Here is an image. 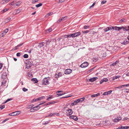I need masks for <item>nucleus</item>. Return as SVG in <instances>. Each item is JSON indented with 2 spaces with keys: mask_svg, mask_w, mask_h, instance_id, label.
<instances>
[{
  "mask_svg": "<svg viewBox=\"0 0 129 129\" xmlns=\"http://www.w3.org/2000/svg\"><path fill=\"white\" fill-rule=\"evenodd\" d=\"M122 27H118L115 26V27L113 26L108 27L104 29V30L105 32H107L109 30L113 29V30H119L122 29Z\"/></svg>",
  "mask_w": 129,
  "mask_h": 129,
  "instance_id": "nucleus-1",
  "label": "nucleus"
},
{
  "mask_svg": "<svg viewBox=\"0 0 129 129\" xmlns=\"http://www.w3.org/2000/svg\"><path fill=\"white\" fill-rule=\"evenodd\" d=\"M45 103V102H44L42 103H41L39 104L38 106L34 107L32 108H31L30 110V111L31 112H33L36 111H37L40 108V107L39 106V105H41L42 104H43Z\"/></svg>",
  "mask_w": 129,
  "mask_h": 129,
  "instance_id": "nucleus-2",
  "label": "nucleus"
},
{
  "mask_svg": "<svg viewBox=\"0 0 129 129\" xmlns=\"http://www.w3.org/2000/svg\"><path fill=\"white\" fill-rule=\"evenodd\" d=\"M49 77L45 78L43 80L42 84H43L46 85L49 84Z\"/></svg>",
  "mask_w": 129,
  "mask_h": 129,
  "instance_id": "nucleus-3",
  "label": "nucleus"
},
{
  "mask_svg": "<svg viewBox=\"0 0 129 129\" xmlns=\"http://www.w3.org/2000/svg\"><path fill=\"white\" fill-rule=\"evenodd\" d=\"M73 111L72 109H68L66 110V115L67 116L70 115L73 113Z\"/></svg>",
  "mask_w": 129,
  "mask_h": 129,
  "instance_id": "nucleus-4",
  "label": "nucleus"
},
{
  "mask_svg": "<svg viewBox=\"0 0 129 129\" xmlns=\"http://www.w3.org/2000/svg\"><path fill=\"white\" fill-rule=\"evenodd\" d=\"M20 113L19 111H18L14 112H13L9 114V115L11 116H15L19 115Z\"/></svg>",
  "mask_w": 129,
  "mask_h": 129,
  "instance_id": "nucleus-5",
  "label": "nucleus"
},
{
  "mask_svg": "<svg viewBox=\"0 0 129 129\" xmlns=\"http://www.w3.org/2000/svg\"><path fill=\"white\" fill-rule=\"evenodd\" d=\"M62 91L61 90L58 91L56 92V93L57 95L58 96H60L63 95L64 94H65V92H62Z\"/></svg>",
  "mask_w": 129,
  "mask_h": 129,
  "instance_id": "nucleus-6",
  "label": "nucleus"
},
{
  "mask_svg": "<svg viewBox=\"0 0 129 129\" xmlns=\"http://www.w3.org/2000/svg\"><path fill=\"white\" fill-rule=\"evenodd\" d=\"M85 99V98L83 97L80 99H78L75 100L76 101V104H77L79 102H81Z\"/></svg>",
  "mask_w": 129,
  "mask_h": 129,
  "instance_id": "nucleus-7",
  "label": "nucleus"
},
{
  "mask_svg": "<svg viewBox=\"0 0 129 129\" xmlns=\"http://www.w3.org/2000/svg\"><path fill=\"white\" fill-rule=\"evenodd\" d=\"M88 65V63L87 62H85L81 64L80 67L82 68H84L87 67Z\"/></svg>",
  "mask_w": 129,
  "mask_h": 129,
  "instance_id": "nucleus-8",
  "label": "nucleus"
},
{
  "mask_svg": "<svg viewBox=\"0 0 129 129\" xmlns=\"http://www.w3.org/2000/svg\"><path fill=\"white\" fill-rule=\"evenodd\" d=\"M72 71L70 69H68L66 70L64 72V73L66 74H69L71 73Z\"/></svg>",
  "mask_w": 129,
  "mask_h": 129,
  "instance_id": "nucleus-9",
  "label": "nucleus"
},
{
  "mask_svg": "<svg viewBox=\"0 0 129 129\" xmlns=\"http://www.w3.org/2000/svg\"><path fill=\"white\" fill-rule=\"evenodd\" d=\"M7 76V73L6 72H4L1 76V78L3 79H6Z\"/></svg>",
  "mask_w": 129,
  "mask_h": 129,
  "instance_id": "nucleus-10",
  "label": "nucleus"
},
{
  "mask_svg": "<svg viewBox=\"0 0 129 129\" xmlns=\"http://www.w3.org/2000/svg\"><path fill=\"white\" fill-rule=\"evenodd\" d=\"M23 44V43H22L18 45L17 46L15 47V48H13L12 49V50L15 51L17 49H18L19 47L21 46Z\"/></svg>",
  "mask_w": 129,
  "mask_h": 129,
  "instance_id": "nucleus-11",
  "label": "nucleus"
},
{
  "mask_svg": "<svg viewBox=\"0 0 129 129\" xmlns=\"http://www.w3.org/2000/svg\"><path fill=\"white\" fill-rule=\"evenodd\" d=\"M98 78L97 77H95L91 78L89 79V81L92 82L95 81Z\"/></svg>",
  "mask_w": 129,
  "mask_h": 129,
  "instance_id": "nucleus-12",
  "label": "nucleus"
},
{
  "mask_svg": "<svg viewBox=\"0 0 129 129\" xmlns=\"http://www.w3.org/2000/svg\"><path fill=\"white\" fill-rule=\"evenodd\" d=\"M121 119V117H117V118H115L114 119L113 121L115 122H117L120 121Z\"/></svg>",
  "mask_w": 129,
  "mask_h": 129,
  "instance_id": "nucleus-13",
  "label": "nucleus"
},
{
  "mask_svg": "<svg viewBox=\"0 0 129 129\" xmlns=\"http://www.w3.org/2000/svg\"><path fill=\"white\" fill-rule=\"evenodd\" d=\"M31 62H29L27 64L26 66V68L28 69L29 68L32 66V64L30 63Z\"/></svg>",
  "mask_w": 129,
  "mask_h": 129,
  "instance_id": "nucleus-14",
  "label": "nucleus"
},
{
  "mask_svg": "<svg viewBox=\"0 0 129 129\" xmlns=\"http://www.w3.org/2000/svg\"><path fill=\"white\" fill-rule=\"evenodd\" d=\"M129 43V41H127L126 40H125L123 42H121V43L124 45H126Z\"/></svg>",
  "mask_w": 129,
  "mask_h": 129,
  "instance_id": "nucleus-15",
  "label": "nucleus"
},
{
  "mask_svg": "<svg viewBox=\"0 0 129 129\" xmlns=\"http://www.w3.org/2000/svg\"><path fill=\"white\" fill-rule=\"evenodd\" d=\"M70 117H71V118L73 119L75 121H77L78 120V118L76 116H73V115L71 116H70Z\"/></svg>",
  "mask_w": 129,
  "mask_h": 129,
  "instance_id": "nucleus-16",
  "label": "nucleus"
},
{
  "mask_svg": "<svg viewBox=\"0 0 129 129\" xmlns=\"http://www.w3.org/2000/svg\"><path fill=\"white\" fill-rule=\"evenodd\" d=\"M45 43L44 42H42L39 43L38 46L39 48H40L42 47L44 45Z\"/></svg>",
  "mask_w": 129,
  "mask_h": 129,
  "instance_id": "nucleus-17",
  "label": "nucleus"
},
{
  "mask_svg": "<svg viewBox=\"0 0 129 129\" xmlns=\"http://www.w3.org/2000/svg\"><path fill=\"white\" fill-rule=\"evenodd\" d=\"M122 27V29L123 28L124 31H129V26H127L125 28H124L123 27Z\"/></svg>",
  "mask_w": 129,
  "mask_h": 129,
  "instance_id": "nucleus-18",
  "label": "nucleus"
},
{
  "mask_svg": "<svg viewBox=\"0 0 129 129\" xmlns=\"http://www.w3.org/2000/svg\"><path fill=\"white\" fill-rule=\"evenodd\" d=\"M11 19V18L10 17H8V18H6L4 20V22L6 23H7Z\"/></svg>",
  "mask_w": 129,
  "mask_h": 129,
  "instance_id": "nucleus-19",
  "label": "nucleus"
},
{
  "mask_svg": "<svg viewBox=\"0 0 129 129\" xmlns=\"http://www.w3.org/2000/svg\"><path fill=\"white\" fill-rule=\"evenodd\" d=\"M9 10V9L6 8L3 9L2 11H1V14H3L4 13L6 12V11Z\"/></svg>",
  "mask_w": 129,
  "mask_h": 129,
  "instance_id": "nucleus-20",
  "label": "nucleus"
},
{
  "mask_svg": "<svg viewBox=\"0 0 129 129\" xmlns=\"http://www.w3.org/2000/svg\"><path fill=\"white\" fill-rule=\"evenodd\" d=\"M100 93H98L96 94H94L92 95H91V97L92 98L95 97L96 96H98L99 95H100Z\"/></svg>",
  "mask_w": 129,
  "mask_h": 129,
  "instance_id": "nucleus-21",
  "label": "nucleus"
},
{
  "mask_svg": "<svg viewBox=\"0 0 129 129\" xmlns=\"http://www.w3.org/2000/svg\"><path fill=\"white\" fill-rule=\"evenodd\" d=\"M119 62V61H116L115 62L111 64V66H115L116 65V64Z\"/></svg>",
  "mask_w": 129,
  "mask_h": 129,
  "instance_id": "nucleus-22",
  "label": "nucleus"
},
{
  "mask_svg": "<svg viewBox=\"0 0 129 129\" xmlns=\"http://www.w3.org/2000/svg\"><path fill=\"white\" fill-rule=\"evenodd\" d=\"M129 86V84H126V85H121V86H119L118 87H117V88H122L123 87H124V86Z\"/></svg>",
  "mask_w": 129,
  "mask_h": 129,
  "instance_id": "nucleus-23",
  "label": "nucleus"
},
{
  "mask_svg": "<svg viewBox=\"0 0 129 129\" xmlns=\"http://www.w3.org/2000/svg\"><path fill=\"white\" fill-rule=\"evenodd\" d=\"M64 17H63L62 18H61L60 19L58 20L57 21V23H58L59 22H60L62 20H64Z\"/></svg>",
  "mask_w": 129,
  "mask_h": 129,
  "instance_id": "nucleus-24",
  "label": "nucleus"
},
{
  "mask_svg": "<svg viewBox=\"0 0 129 129\" xmlns=\"http://www.w3.org/2000/svg\"><path fill=\"white\" fill-rule=\"evenodd\" d=\"M80 32H78L74 33L75 34V37H77L78 36L80 35Z\"/></svg>",
  "mask_w": 129,
  "mask_h": 129,
  "instance_id": "nucleus-25",
  "label": "nucleus"
},
{
  "mask_svg": "<svg viewBox=\"0 0 129 129\" xmlns=\"http://www.w3.org/2000/svg\"><path fill=\"white\" fill-rule=\"evenodd\" d=\"M10 0H3L2 1L1 3H5L9 2Z\"/></svg>",
  "mask_w": 129,
  "mask_h": 129,
  "instance_id": "nucleus-26",
  "label": "nucleus"
},
{
  "mask_svg": "<svg viewBox=\"0 0 129 129\" xmlns=\"http://www.w3.org/2000/svg\"><path fill=\"white\" fill-rule=\"evenodd\" d=\"M32 81L35 82L34 83H37L38 82V81L37 80V79L36 78H32Z\"/></svg>",
  "mask_w": 129,
  "mask_h": 129,
  "instance_id": "nucleus-27",
  "label": "nucleus"
},
{
  "mask_svg": "<svg viewBox=\"0 0 129 129\" xmlns=\"http://www.w3.org/2000/svg\"><path fill=\"white\" fill-rule=\"evenodd\" d=\"M3 104V103L0 105V108L1 109H4L5 107V105Z\"/></svg>",
  "mask_w": 129,
  "mask_h": 129,
  "instance_id": "nucleus-28",
  "label": "nucleus"
},
{
  "mask_svg": "<svg viewBox=\"0 0 129 129\" xmlns=\"http://www.w3.org/2000/svg\"><path fill=\"white\" fill-rule=\"evenodd\" d=\"M12 98L8 99H7L3 103V104H4L6 103H7V102H8L12 100Z\"/></svg>",
  "mask_w": 129,
  "mask_h": 129,
  "instance_id": "nucleus-29",
  "label": "nucleus"
},
{
  "mask_svg": "<svg viewBox=\"0 0 129 129\" xmlns=\"http://www.w3.org/2000/svg\"><path fill=\"white\" fill-rule=\"evenodd\" d=\"M57 76H56V77L58 78V77H59L61 76L62 74H61V72H59L57 75H56Z\"/></svg>",
  "mask_w": 129,
  "mask_h": 129,
  "instance_id": "nucleus-30",
  "label": "nucleus"
},
{
  "mask_svg": "<svg viewBox=\"0 0 129 129\" xmlns=\"http://www.w3.org/2000/svg\"><path fill=\"white\" fill-rule=\"evenodd\" d=\"M98 60V59L97 58H93L92 59V60L94 62H96Z\"/></svg>",
  "mask_w": 129,
  "mask_h": 129,
  "instance_id": "nucleus-31",
  "label": "nucleus"
},
{
  "mask_svg": "<svg viewBox=\"0 0 129 129\" xmlns=\"http://www.w3.org/2000/svg\"><path fill=\"white\" fill-rule=\"evenodd\" d=\"M53 13L52 12L49 13L47 14L46 15V17H48L52 14Z\"/></svg>",
  "mask_w": 129,
  "mask_h": 129,
  "instance_id": "nucleus-32",
  "label": "nucleus"
},
{
  "mask_svg": "<svg viewBox=\"0 0 129 129\" xmlns=\"http://www.w3.org/2000/svg\"><path fill=\"white\" fill-rule=\"evenodd\" d=\"M42 5V3H39L38 4L36 5V7L38 8L41 6Z\"/></svg>",
  "mask_w": 129,
  "mask_h": 129,
  "instance_id": "nucleus-33",
  "label": "nucleus"
},
{
  "mask_svg": "<svg viewBox=\"0 0 129 129\" xmlns=\"http://www.w3.org/2000/svg\"><path fill=\"white\" fill-rule=\"evenodd\" d=\"M45 98V97L44 96H43L42 97H40L38 98H37V100L38 101L40 100H42V99H44Z\"/></svg>",
  "mask_w": 129,
  "mask_h": 129,
  "instance_id": "nucleus-34",
  "label": "nucleus"
},
{
  "mask_svg": "<svg viewBox=\"0 0 129 129\" xmlns=\"http://www.w3.org/2000/svg\"><path fill=\"white\" fill-rule=\"evenodd\" d=\"M54 116V113H51L49 115H48V117H51L53 116Z\"/></svg>",
  "mask_w": 129,
  "mask_h": 129,
  "instance_id": "nucleus-35",
  "label": "nucleus"
},
{
  "mask_svg": "<svg viewBox=\"0 0 129 129\" xmlns=\"http://www.w3.org/2000/svg\"><path fill=\"white\" fill-rule=\"evenodd\" d=\"M28 57V55L27 54H25L23 56V57L24 58H27Z\"/></svg>",
  "mask_w": 129,
  "mask_h": 129,
  "instance_id": "nucleus-36",
  "label": "nucleus"
},
{
  "mask_svg": "<svg viewBox=\"0 0 129 129\" xmlns=\"http://www.w3.org/2000/svg\"><path fill=\"white\" fill-rule=\"evenodd\" d=\"M21 4V2H18L16 3V5L17 6H18L20 5Z\"/></svg>",
  "mask_w": 129,
  "mask_h": 129,
  "instance_id": "nucleus-37",
  "label": "nucleus"
},
{
  "mask_svg": "<svg viewBox=\"0 0 129 129\" xmlns=\"http://www.w3.org/2000/svg\"><path fill=\"white\" fill-rule=\"evenodd\" d=\"M117 129H125V126H121V127L119 126L118 128H117Z\"/></svg>",
  "mask_w": 129,
  "mask_h": 129,
  "instance_id": "nucleus-38",
  "label": "nucleus"
},
{
  "mask_svg": "<svg viewBox=\"0 0 129 129\" xmlns=\"http://www.w3.org/2000/svg\"><path fill=\"white\" fill-rule=\"evenodd\" d=\"M50 122V120H49L47 121L44 122L43 123V124L44 125H45L46 124Z\"/></svg>",
  "mask_w": 129,
  "mask_h": 129,
  "instance_id": "nucleus-39",
  "label": "nucleus"
},
{
  "mask_svg": "<svg viewBox=\"0 0 129 129\" xmlns=\"http://www.w3.org/2000/svg\"><path fill=\"white\" fill-rule=\"evenodd\" d=\"M89 27V26H88L85 25L83 27V28L84 29H86L88 28Z\"/></svg>",
  "mask_w": 129,
  "mask_h": 129,
  "instance_id": "nucleus-40",
  "label": "nucleus"
},
{
  "mask_svg": "<svg viewBox=\"0 0 129 129\" xmlns=\"http://www.w3.org/2000/svg\"><path fill=\"white\" fill-rule=\"evenodd\" d=\"M120 77V76H116L115 77H114L113 78V79L114 80L115 79H116Z\"/></svg>",
  "mask_w": 129,
  "mask_h": 129,
  "instance_id": "nucleus-41",
  "label": "nucleus"
},
{
  "mask_svg": "<svg viewBox=\"0 0 129 129\" xmlns=\"http://www.w3.org/2000/svg\"><path fill=\"white\" fill-rule=\"evenodd\" d=\"M22 90L24 92H26L28 90V89L24 87L22 88Z\"/></svg>",
  "mask_w": 129,
  "mask_h": 129,
  "instance_id": "nucleus-42",
  "label": "nucleus"
},
{
  "mask_svg": "<svg viewBox=\"0 0 129 129\" xmlns=\"http://www.w3.org/2000/svg\"><path fill=\"white\" fill-rule=\"evenodd\" d=\"M95 2L94 3H93V4H92V5L89 8L90 9L93 6H94L95 5Z\"/></svg>",
  "mask_w": 129,
  "mask_h": 129,
  "instance_id": "nucleus-43",
  "label": "nucleus"
},
{
  "mask_svg": "<svg viewBox=\"0 0 129 129\" xmlns=\"http://www.w3.org/2000/svg\"><path fill=\"white\" fill-rule=\"evenodd\" d=\"M102 80H103V82H106L108 81V79L106 78H104L103 79H102Z\"/></svg>",
  "mask_w": 129,
  "mask_h": 129,
  "instance_id": "nucleus-44",
  "label": "nucleus"
},
{
  "mask_svg": "<svg viewBox=\"0 0 129 129\" xmlns=\"http://www.w3.org/2000/svg\"><path fill=\"white\" fill-rule=\"evenodd\" d=\"M8 29L7 28L5 29L3 31V32H4L5 33H6L8 31Z\"/></svg>",
  "mask_w": 129,
  "mask_h": 129,
  "instance_id": "nucleus-45",
  "label": "nucleus"
},
{
  "mask_svg": "<svg viewBox=\"0 0 129 129\" xmlns=\"http://www.w3.org/2000/svg\"><path fill=\"white\" fill-rule=\"evenodd\" d=\"M71 37L72 38H75V34L74 33L73 34H71Z\"/></svg>",
  "mask_w": 129,
  "mask_h": 129,
  "instance_id": "nucleus-46",
  "label": "nucleus"
},
{
  "mask_svg": "<svg viewBox=\"0 0 129 129\" xmlns=\"http://www.w3.org/2000/svg\"><path fill=\"white\" fill-rule=\"evenodd\" d=\"M21 55V53H17L16 54V56L18 57H19Z\"/></svg>",
  "mask_w": 129,
  "mask_h": 129,
  "instance_id": "nucleus-47",
  "label": "nucleus"
},
{
  "mask_svg": "<svg viewBox=\"0 0 129 129\" xmlns=\"http://www.w3.org/2000/svg\"><path fill=\"white\" fill-rule=\"evenodd\" d=\"M112 91L111 90H110L108 91H107V93L108 94H110L112 92Z\"/></svg>",
  "mask_w": 129,
  "mask_h": 129,
  "instance_id": "nucleus-48",
  "label": "nucleus"
},
{
  "mask_svg": "<svg viewBox=\"0 0 129 129\" xmlns=\"http://www.w3.org/2000/svg\"><path fill=\"white\" fill-rule=\"evenodd\" d=\"M51 41L49 40H48L46 42V43L47 45L49 44L50 42Z\"/></svg>",
  "mask_w": 129,
  "mask_h": 129,
  "instance_id": "nucleus-49",
  "label": "nucleus"
},
{
  "mask_svg": "<svg viewBox=\"0 0 129 129\" xmlns=\"http://www.w3.org/2000/svg\"><path fill=\"white\" fill-rule=\"evenodd\" d=\"M6 34L5 33H4V32H3L1 34L0 36H2V37H3Z\"/></svg>",
  "mask_w": 129,
  "mask_h": 129,
  "instance_id": "nucleus-50",
  "label": "nucleus"
},
{
  "mask_svg": "<svg viewBox=\"0 0 129 129\" xmlns=\"http://www.w3.org/2000/svg\"><path fill=\"white\" fill-rule=\"evenodd\" d=\"M34 106V105L33 104H32L30 105H29V107L28 108H30L32 107H33Z\"/></svg>",
  "mask_w": 129,
  "mask_h": 129,
  "instance_id": "nucleus-51",
  "label": "nucleus"
},
{
  "mask_svg": "<svg viewBox=\"0 0 129 129\" xmlns=\"http://www.w3.org/2000/svg\"><path fill=\"white\" fill-rule=\"evenodd\" d=\"M70 35H71V34H70L67 35H65V36H66L67 37V38L71 37V36Z\"/></svg>",
  "mask_w": 129,
  "mask_h": 129,
  "instance_id": "nucleus-52",
  "label": "nucleus"
},
{
  "mask_svg": "<svg viewBox=\"0 0 129 129\" xmlns=\"http://www.w3.org/2000/svg\"><path fill=\"white\" fill-rule=\"evenodd\" d=\"M125 19H122L120 20V22H124L125 21Z\"/></svg>",
  "mask_w": 129,
  "mask_h": 129,
  "instance_id": "nucleus-53",
  "label": "nucleus"
},
{
  "mask_svg": "<svg viewBox=\"0 0 129 129\" xmlns=\"http://www.w3.org/2000/svg\"><path fill=\"white\" fill-rule=\"evenodd\" d=\"M107 2L106 1H102L101 2V4H104L105 3Z\"/></svg>",
  "mask_w": 129,
  "mask_h": 129,
  "instance_id": "nucleus-54",
  "label": "nucleus"
},
{
  "mask_svg": "<svg viewBox=\"0 0 129 129\" xmlns=\"http://www.w3.org/2000/svg\"><path fill=\"white\" fill-rule=\"evenodd\" d=\"M76 105V104H75V103H74V102L73 103H72L71 104V105L72 106H73Z\"/></svg>",
  "mask_w": 129,
  "mask_h": 129,
  "instance_id": "nucleus-55",
  "label": "nucleus"
},
{
  "mask_svg": "<svg viewBox=\"0 0 129 129\" xmlns=\"http://www.w3.org/2000/svg\"><path fill=\"white\" fill-rule=\"evenodd\" d=\"M54 116L56 115V116H59V113H54Z\"/></svg>",
  "mask_w": 129,
  "mask_h": 129,
  "instance_id": "nucleus-56",
  "label": "nucleus"
},
{
  "mask_svg": "<svg viewBox=\"0 0 129 129\" xmlns=\"http://www.w3.org/2000/svg\"><path fill=\"white\" fill-rule=\"evenodd\" d=\"M56 102L55 101H53L50 102V104H51L55 103Z\"/></svg>",
  "mask_w": 129,
  "mask_h": 129,
  "instance_id": "nucleus-57",
  "label": "nucleus"
},
{
  "mask_svg": "<svg viewBox=\"0 0 129 129\" xmlns=\"http://www.w3.org/2000/svg\"><path fill=\"white\" fill-rule=\"evenodd\" d=\"M89 32V31L88 30H86L85 31H84L83 32V33H88Z\"/></svg>",
  "mask_w": 129,
  "mask_h": 129,
  "instance_id": "nucleus-58",
  "label": "nucleus"
},
{
  "mask_svg": "<svg viewBox=\"0 0 129 129\" xmlns=\"http://www.w3.org/2000/svg\"><path fill=\"white\" fill-rule=\"evenodd\" d=\"M103 95H108V94L107 93V92H105L103 93Z\"/></svg>",
  "mask_w": 129,
  "mask_h": 129,
  "instance_id": "nucleus-59",
  "label": "nucleus"
},
{
  "mask_svg": "<svg viewBox=\"0 0 129 129\" xmlns=\"http://www.w3.org/2000/svg\"><path fill=\"white\" fill-rule=\"evenodd\" d=\"M124 120H129V118H128L125 117L123 119Z\"/></svg>",
  "mask_w": 129,
  "mask_h": 129,
  "instance_id": "nucleus-60",
  "label": "nucleus"
},
{
  "mask_svg": "<svg viewBox=\"0 0 129 129\" xmlns=\"http://www.w3.org/2000/svg\"><path fill=\"white\" fill-rule=\"evenodd\" d=\"M91 33L92 34H96L97 33V32H95V31H91Z\"/></svg>",
  "mask_w": 129,
  "mask_h": 129,
  "instance_id": "nucleus-61",
  "label": "nucleus"
},
{
  "mask_svg": "<svg viewBox=\"0 0 129 129\" xmlns=\"http://www.w3.org/2000/svg\"><path fill=\"white\" fill-rule=\"evenodd\" d=\"M48 30L49 31V32H51V31H52V29L51 28H50V29H48Z\"/></svg>",
  "mask_w": 129,
  "mask_h": 129,
  "instance_id": "nucleus-62",
  "label": "nucleus"
},
{
  "mask_svg": "<svg viewBox=\"0 0 129 129\" xmlns=\"http://www.w3.org/2000/svg\"><path fill=\"white\" fill-rule=\"evenodd\" d=\"M129 128V126H125V129H128Z\"/></svg>",
  "mask_w": 129,
  "mask_h": 129,
  "instance_id": "nucleus-63",
  "label": "nucleus"
},
{
  "mask_svg": "<svg viewBox=\"0 0 129 129\" xmlns=\"http://www.w3.org/2000/svg\"><path fill=\"white\" fill-rule=\"evenodd\" d=\"M126 75L127 76H129V72H127L126 74Z\"/></svg>",
  "mask_w": 129,
  "mask_h": 129,
  "instance_id": "nucleus-64",
  "label": "nucleus"
}]
</instances>
